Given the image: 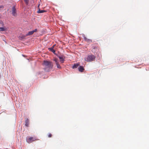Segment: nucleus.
Masks as SVG:
<instances>
[{"label": "nucleus", "instance_id": "f257e3e1", "mask_svg": "<svg viewBox=\"0 0 149 149\" xmlns=\"http://www.w3.org/2000/svg\"><path fill=\"white\" fill-rule=\"evenodd\" d=\"M42 64L44 67L45 70L47 71L52 69L53 66L52 63L47 60L43 61Z\"/></svg>", "mask_w": 149, "mask_h": 149}, {"label": "nucleus", "instance_id": "f03ea898", "mask_svg": "<svg viewBox=\"0 0 149 149\" xmlns=\"http://www.w3.org/2000/svg\"><path fill=\"white\" fill-rule=\"evenodd\" d=\"M96 57L93 55L91 54L88 55L85 58V61L87 62H91L94 61Z\"/></svg>", "mask_w": 149, "mask_h": 149}, {"label": "nucleus", "instance_id": "7ed1b4c3", "mask_svg": "<svg viewBox=\"0 0 149 149\" xmlns=\"http://www.w3.org/2000/svg\"><path fill=\"white\" fill-rule=\"evenodd\" d=\"M38 140V139L33 137H30L26 139V141L28 143H30L33 141Z\"/></svg>", "mask_w": 149, "mask_h": 149}, {"label": "nucleus", "instance_id": "20e7f679", "mask_svg": "<svg viewBox=\"0 0 149 149\" xmlns=\"http://www.w3.org/2000/svg\"><path fill=\"white\" fill-rule=\"evenodd\" d=\"M53 60L55 62V64L57 66V68L59 69H61V67L59 64L58 59L56 58H54L53 59Z\"/></svg>", "mask_w": 149, "mask_h": 149}, {"label": "nucleus", "instance_id": "39448f33", "mask_svg": "<svg viewBox=\"0 0 149 149\" xmlns=\"http://www.w3.org/2000/svg\"><path fill=\"white\" fill-rule=\"evenodd\" d=\"M12 14L13 16H17L16 10L15 6H14L12 8Z\"/></svg>", "mask_w": 149, "mask_h": 149}, {"label": "nucleus", "instance_id": "423d86ee", "mask_svg": "<svg viewBox=\"0 0 149 149\" xmlns=\"http://www.w3.org/2000/svg\"><path fill=\"white\" fill-rule=\"evenodd\" d=\"M38 31L37 29H36L35 30L29 31L28 33L26 34L25 36H31L32 35L34 32H36Z\"/></svg>", "mask_w": 149, "mask_h": 149}, {"label": "nucleus", "instance_id": "0eeeda50", "mask_svg": "<svg viewBox=\"0 0 149 149\" xmlns=\"http://www.w3.org/2000/svg\"><path fill=\"white\" fill-rule=\"evenodd\" d=\"M98 48L96 46H93V48L92 49L91 51L93 53H95L98 51Z\"/></svg>", "mask_w": 149, "mask_h": 149}, {"label": "nucleus", "instance_id": "6e6552de", "mask_svg": "<svg viewBox=\"0 0 149 149\" xmlns=\"http://www.w3.org/2000/svg\"><path fill=\"white\" fill-rule=\"evenodd\" d=\"M58 57L59 58L60 61L61 63H64V59L65 58L64 56H58Z\"/></svg>", "mask_w": 149, "mask_h": 149}, {"label": "nucleus", "instance_id": "1a4fd4ad", "mask_svg": "<svg viewBox=\"0 0 149 149\" xmlns=\"http://www.w3.org/2000/svg\"><path fill=\"white\" fill-rule=\"evenodd\" d=\"M84 39L88 43H90L91 42H92V40L91 39H88L85 36L84 37Z\"/></svg>", "mask_w": 149, "mask_h": 149}, {"label": "nucleus", "instance_id": "9d476101", "mask_svg": "<svg viewBox=\"0 0 149 149\" xmlns=\"http://www.w3.org/2000/svg\"><path fill=\"white\" fill-rule=\"evenodd\" d=\"M78 70L79 71L82 72L84 70V69L83 66H80L78 68Z\"/></svg>", "mask_w": 149, "mask_h": 149}, {"label": "nucleus", "instance_id": "9b49d317", "mask_svg": "<svg viewBox=\"0 0 149 149\" xmlns=\"http://www.w3.org/2000/svg\"><path fill=\"white\" fill-rule=\"evenodd\" d=\"M29 120L27 118L26 119V120H25V125L27 126L28 127L29 125Z\"/></svg>", "mask_w": 149, "mask_h": 149}, {"label": "nucleus", "instance_id": "f8f14e48", "mask_svg": "<svg viewBox=\"0 0 149 149\" xmlns=\"http://www.w3.org/2000/svg\"><path fill=\"white\" fill-rule=\"evenodd\" d=\"M54 47V46H53L49 48V50L50 51H51L53 53H54L55 52V51L54 49H53Z\"/></svg>", "mask_w": 149, "mask_h": 149}, {"label": "nucleus", "instance_id": "ddd939ff", "mask_svg": "<svg viewBox=\"0 0 149 149\" xmlns=\"http://www.w3.org/2000/svg\"><path fill=\"white\" fill-rule=\"evenodd\" d=\"M46 12V11L45 10H40V8H39L38 10L37 11V13H42L44 12Z\"/></svg>", "mask_w": 149, "mask_h": 149}, {"label": "nucleus", "instance_id": "4468645a", "mask_svg": "<svg viewBox=\"0 0 149 149\" xmlns=\"http://www.w3.org/2000/svg\"><path fill=\"white\" fill-rule=\"evenodd\" d=\"M79 65V64L77 63L74 64L72 66V68L73 69L76 68Z\"/></svg>", "mask_w": 149, "mask_h": 149}, {"label": "nucleus", "instance_id": "2eb2a0df", "mask_svg": "<svg viewBox=\"0 0 149 149\" xmlns=\"http://www.w3.org/2000/svg\"><path fill=\"white\" fill-rule=\"evenodd\" d=\"M7 29L5 27H0V31H6Z\"/></svg>", "mask_w": 149, "mask_h": 149}, {"label": "nucleus", "instance_id": "dca6fc26", "mask_svg": "<svg viewBox=\"0 0 149 149\" xmlns=\"http://www.w3.org/2000/svg\"><path fill=\"white\" fill-rule=\"evenodd\" d=\"M48 136L49 138L51 137L52 136V134H49Z\"/></svg>", "mask_w": 149, "mask_h": 149}, {"label": "nucleus", "instance_id": "f3484780", "mask_svg": "<svg viewBox=\"0 0 149 149\" xmlns=\"http://www.w3.org/2000/svg\"><path fill=\"white\" fill-rule=\"evenodd\" d=\"M24 1L26 3V4H28V3L29 0H24Z\"/></svg>", "mask_w": 149, "mask_h": 149}, {"label": "nucleus", "instance_id": "a211bd4d", "mask_svg": "<svg viewBox=\"0 0 149 149\" xmlns=\"http://www.w3.org/2000/svg\"><path fill=\"white\" fill-rule=\"evenodd\" d=\"M4 8V6H0V10L1 9H3Z\"/></svg>", "mask_w": 149, "mask_h": 149}, {"label": "nucleus", "instance_id": "6ab92c4d", "mask_svg": "<svg viewBox=\"0 0 149 149\" xmlns=\"http://www.w3.org/2000/svg\"><path fill=\"white\" fill-rule=\"evenodd\" d=\"M0 24H2V26L3 25V22H2V21H1L0 22Z\"/></svg>", "mask_w": 149, "mask_h": 149}, {"label": "nucleus", "instance_id": "aec40b11", "mask_svg": "<svg viewBox=\"0 0 149 149\" xmlns=\"http://www.w3.org/2000/svg\"><path fill=\"white\" fill-rule=\"evenodd\" d=\"M40 4L39 3L38 6V9L39 8V6H40Z\"/></svg>", "mask_w": 149, "mask_h": 149}]
</instances>
